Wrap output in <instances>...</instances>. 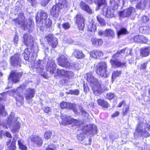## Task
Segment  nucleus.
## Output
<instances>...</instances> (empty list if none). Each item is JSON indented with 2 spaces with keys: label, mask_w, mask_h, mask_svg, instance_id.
Wrapping results in <instances>:
<instances>
[{
  "label": "nucleus",
  "mask_w": 150,
  "mask_h": 150,
  "mask_svg": "<svg viewBox=\"0 0 150 150\" xmlns=\"http://www.w3.org/2000/svg\"><path fill=\"white\" fill-rule=\"evenodd\" d=\"M132 51L131 49L126 48L121 50L117 53L114 54L112 59L110 60V62L112 66L114 67H126V63L125 62H121L118 59H116V58L119 56V54L124 53L126 56L130 54Z\"/></svg>",
  "instance_id": "f257e3e1"
},
{
  "label": "nucleus",
  "mask_w": 150,
  "mask_h": 150,
  "mask_svg": "<svg viewBox=\"0 0 150 150\" xmlns=\"http://www.w3.org/2000/svg\"><path fill=\"white\" fill-rule=\"evenodd\" d=\"M20 123L17 121L16 119L13 118L12 120L10 117L8 118L7 124L5 123L3 125V127L5 128H8L10 127L11 132L14 133L19 132L20 127Z\"/></svg>",
  "instance_id": "f03ea898"
},
{
  "label": "nucleus",
  "mask_w": 150,
  "mask_h": 150,
  "mask_svg": "<svg viewBox=\"0 0 150 150\" xmlns=\"http://www.w3.org/2000/svg\"><path fill=\"white\" fill-rule=\"evenodd\" d=\"M96 73L102 77L106 78L108 77L110 72L107 70V67L105 62H101L97 66Z\"/></svg>",
  "instance_id": "7ed1b4c3"
},
{
  "label": "nucleus",
  "mask_w": 150,
  "mask_h": 150,
  "mask_svg": "<svg viewBox=\"0 0 150 150\" xmlns=\"http://www.w3.org/2000/svg\"><path fill=\"white\" fill-rule=\"evenodd\" d=\"M145 125L143 122L139 123L134 132V135L144 137L150 136V134L145 129Z\"/></svg>",
  "instance_id": "20e7f679"
},
{
  "label": "nucleus",
  "mask_w": 150,
  "mask_h": 150,
  "mask_svg": "<svg viewBox=\"0 0 150 150\" xmlns=\"http://www.w3.org/2000/svg\"><path fill=\"white\" fill-rule=\"evenodd\" d=\"M59 2L56 5L54 6L50 10L51 15L54 17H57L59 10L64 7L66 4V0H59Z\"/></svg>",
  "instance_id": "39448f33"
},
{
  "label": "nucleus",
  "mask_w": 150,
  "mask_h": 150,
  "mask_svg": "<svg viewBox=\"0 0 150 150\" xmlns=\"http://www.w3.org/2000/svg\"><path fill=\"white\" fill-rule=\"evenodd\" d=\"M56 65L53 60H49L46 66V69L50 74H54V76L56 77L59 75L60 73H58V70H61L59 69H56Z\"/></svg>",
  "instance_id": "423d86ee"
},
{
  "label": "nucleus",
  "mask_w": 150,
  "mask_h": 150,
  "mask_svg": "<svg viewBox=\"0 0 150 150\" xmlns=\"http://www.w3.org/2000/svg\"><path fill=\"white\" fill-rule=\"evenodd\" d=\"M62 120L61 124L64 126L68 125H79L80 124V122L74 119L71 118L70 117H68L65 115L61 117Z\"/></svg>",
  "instance_id": "0eeeda50"
},
{
  "label": "nucleus",
  "mask_w": 150,
  "mask_h": 150,
  "mask_svg": "<svg viewBox=\"0 0 150 150\" xmlns=\"http://www.w3.org/2000/svg\"><path fill=\"white\" fill-rule=\"evenodd\" d=\"M94 79L92 80V82H89L92 87L93 93L96 96H98L102 93V89L101 87L100 83L99 82L96 78V81Z\"/></svg>",
  "instance_id": "6e6552de"
},
{
  "label": "nucleus",
  "mask_w": 150,
  "mask_h": 150,
  "mask_svg": "<svg viewBox=\"0 0 150 150\" xmlns=\"http://www.w3.org/2000/svg\"><path fill=\"white\" fill-rule=\"evenodd\" d=\"M24 18V17H23L22 21H19L18 20H19V17L18 18L14 19L13 21L16 23H18L25 30L28 29L30 32L31 31L32 28V23L30 21L28 22H27Z\"/></svg>",
  "instance_id": "1a4fd4ad"
},
{
  "label": "nucleus",
  "mask_w": 150,
  "mask_h": 150,
  "mask_svg": "<svg viewBox=\"0 0 150 150\" xmlns=\"http://www.w3.org/2000/svg\"><path fill=\"white\" fill-rule=\"evenodd\" d=\"M57 59L59 65L60 66L69 69L72 67V66L71 65L64 55H61Z\"/></svg>",
  "instance_id": "9d476101"
},
{
  "label": "nucleus",
  "mask_w": 150,
  "mask_h": 150,
  "mask_svg": "<svg viewBox=\"0 0 150 150\" xmlns=\"http://www.w3.org/2000/svg\"><path fill=\"white\" fill-rule=\"evenodd\" d=\"M10 62L11 64L13 66L20 67L21 66V60L20 57V55L16 54L12 56L10 59Z\"/></svg>",
  "instance_id": "9b49d317"
},
{
  "label": "nucleus",
  "mask_w": 150,
  "mask_h": 150,
  "mask_svg": "<svg viewBox=\"0 0 150 150\" xmlns=\"http://www.w3.org/2000/svg\"><path fill=\"white\" fill-rule=\"evenodd\" d=\"M83 131L85 134H95L97 132L96 126L93 124H90L84 126L83 129Z\"/></svg>",
  "instance_id": "f8f14e48"
},
{
  "label": "nucleus",
  "mask_w": 150,
  "mask_h": 150,
  "mask_svg": "<svg viewBox=\"0 0 150 150\" xmlns=\"http://www.w3.org/2000/svg\"><path fill=\"white\" fill-rule=\"evenodd\" d=\"M29 140H30L33 145L39 146H41L43 143L41 138L36 135L30 136L29 138Z\"/></svg>",
  "instance_id": "ddd939ff"
},
{
  "label": "nucleus",
  "mask_w": 150,
  "mask_h": 150,
  "mask_svg": "<svg viewBox=\"0 0 150 150\" xmlns=\"http://www.w3.org/2000/svg\"><path fill=\"white\" fill-rule=\"evenodd\" d=\"M48 44L53 48L55 47L58 44L57 39L53 35L50 34L46 36Z\"/></svg>",
  "instance_id": "4468645a"
},
{
  "label": "nucleus",
  "mask_w": 150,
  "mask_h": 150,
  "mask_svg": "<svg viewBox=\"0 0 150 150\" xmlns=\"http://www.w3.org/2000/svg\"><path fill=\"white\" fill-rule=\"evenodd\" d=\"M115 10L113 9L108 8L107 6L104 7L102 11L103 16L108 18H110L114 16Z\"/></svg>",
  "instance_id": "2eb2a0df"
},
{
  "label": "nucleus",
  "mask_w": 150,
  "mask_h": 150,
  "mask_svg": "<svg viewBox=\"0 0 150 150\" xmlns=\"http://www.w3.org/2000/svg\"><path fill=\"white\" fill-rule=\"evenodd\" d=\"M76 22L78 24L79 29L83 30L84 26V23L85 20V18L83 15L81 14H77L76 16Z\"/></svg>",
  "instance_id": "dca6fc26"
},
{
  "label": "nucleus",
  "mask_w": 150,
  "mask_h": 150,
  "mask_svg": "<svg viewBox=\"0 0 150 150\" xmlns=\"http://www.w3.org/2000/svg\"><path fill=\"white\" fill-rule=\"evenodd\" d=\"M21 73H17L16 72H12L9 77V81H11L13 83H16L19 81L20 78L22 76Z\"/></svg>",
  "instance_id": "f3484780"
},
{
  "label": "nucleus",
  "mask_w": 150,
  "mask_h": 150,
  "mask_svg": "<svg viewBox=\"0 0 150 150\" xmlns=\"http://www.w3.org/2000/svg\"><path fill=\"white\" fill-rule=\"evenodd\" d=\"M135 9L133 7H131L125 9L119 13V15L120 17L124 18L127 17L131 15L132 13L135 12Z\"/></svg>",
  "instance_id": "a211bd4d"
},
{
  "label": "nucleus",
  "mask_w": 150,
  "mask_h": 150,
  "mask_svg": "<svg viewBox=\"0 0 150 150\" xmlns=\"http://www.w3.org/2000/svg\"><path fill=\"white\" fill-rule=\"evenodd\" d=\"M47 17L46 13L42 10L39 11L36 16V19L37 21H40L42 20H45Z\"/></svg>",
  "instance_id": "6ab92c4d"
},
{
  "label": "nucleus",
  "mask_w": 150,
  "mask_h": 150,
  "mask_svg": "<svg viewBox=\"0 0 150 150\" xmlns=\"http://www.w3.org/2000/svg\"><path fill=\"white\" fill-rule=\"evenodd\" d=\"M57 72L58 73H60L59 76H65L67 78V80L74 76V74L71 71H65L63 69H61V70H58Z\"/></svg>",
  "instance_id": "aec40b11"
},
{
  "label": "nucleus",
  "mask_w": 150,
  "mask_h": 150,
  "mask_svg": "<svg viewBox=\"0 0 150 150\" xmlns=\"http://www.w3.org/2000/svg\"><path fill=\"white\" fill-rule=\"evenodd\" d=\"M35 93L34 89L30 88L28 89L25 94V97L27 101L30 102V100L34 97Z\"/></svg>",
  "instance_id": "412c9836"
},
{
  "label": "nucleus",
  "mask_w": 150,
  "mask_h": 150,
  "mask_svg": "<svg viewBox=\"0 0 150 150\" xmlns=\"http://www.w3.org/2000/svg\"><path fill=\"white\" fill-rule=\"evenodd\" d=\"M23 39L24 44L27 46L29 45L33 41L32 37L29 34H24Z\"/></svg>",
  "instance_id": "4be33fe9"
},
{
  "label": "nucleus",
  "mask_w": 150,
  "mask_h": 150,
  "mask_svg": "<svg viewBox=\"0 0 150 150\" xmlns=\"http://www.w3.org/2000/svg\"><path fill=\"white\" fill-rule=\"evenodd\" d=\"M91 56L95 58H98L103 55V52L100 50H96L89 52Z\"/></svg>",
  "instance_id": "5701e85b"
},
{
  "label": "nucleus",
  "mask_w": 150,
  "mask_h": 150,
  "mask_svg": "<svg viewBox=\"0 0 150 150\" xmlns=\"http://www.w3.org/2000/svg\"><path fill=\"white\" fill-rule=\"evenodd\" d=\"M81 8L89 14H91L92 12V9L89 6L86 4L85 2L81 1L80 4Z\"/></svg>",
  "instance_id": "b1692460"
},
{
  "label": "nucleus",
  "mask_w": 150,
  "mask_h": 150,
  "mask_svg": "<svg viewBox=\"0 0 150 150\" xmlns=\"http://www.w3.org/2000/svg\"><path fill=\"white\" fill-rule=\"evenodd\" d=\"M72 54L75 57L78 59L82 58L85 56L81 51L77 49L74 50Z\"/></svg>",
  "instance_id": "393cba45"
},
{
  "label": "nucleus",
  "mask_w": 150,
  "mask_h": 150,
  "mask_svg": "<svg viewBox=\"0 0 150 150\" xmlns=\"http://www.w3.org/2000/svg\"><path fill=\"white\" fill-rule=\"evenodd\" d=\"M18 137V135H15V137L13 139L12 142L9 146H8L6 150H15L16 149L15 142Z\"/></svg>",
  "instance_id": "a878e982"
},
{
  "label": "nucleus",
  "mask_w": 150,
  "mask_h": 150,
  "mask_svg": "<svg viewBox=\"0 0 150 150\" xmlns=\"http://www.w3.org/2000/svg\"><path fill=\"white\" fill-rule=\"evenodd\" d=\"M5 99V98L4 97L0 98V116L2 115L4 116L6 114L4 106L1 104L2 101H4Z\"/></svg>",
  "instance_id": "bb28decb"
},
{
  "label": "nucleus",
  "mask_w": 150,
  "mask_h": 150,
  "mask_svg": "<svg viewBox=\"0 0 150 150\" xmlns=\"http://www.w3.org/2000/svg\"><path fill=\"white\" fill-rule=\"evenodd\" d=\"M149 2V6L150 7V0H141L140 3L137 6V8H140L142 9L144 8L145 7L146 3Z\"/></svg>",
  "instance_id": "cd10ccee"
},
{
  "label": "nucleus",
  "mask_w": 150,
  "mask_h": 150,
  "mask_svg": "<svg viewBox=\"0 0 150 150\" xmlns=\"http://www.w3.org/2000/svg\"><path fill=\"white\" fill-rule=\"evenodd\" d=\"M149 2V6L150 7V0H141L140 3L137 6V8H140L142 9L144 8L145 7L146 3Z\"/></svg>",
  "instance_id": "c85d7f7f"
},
{
  "label": "nucleus",
  "mask_w": 150,
  "mask_h": 150,
  "mask_svg": "<svg viewBox=\"0 0 150 150\" xmlns=\"http://www.w3.org/2000/svg\"><path fill=\"white\" fill-rule=\"evenodd\" d=\"M92 44L96 47L101 45L103 43V41L101 39H92Z\"/></svg>",
  "instance_id": "c756f323"
},
{
  "label": "nucleus",
  "mask_w": 150,
  "mask_h": 150,
  "mask_svg": "<svg viewBox=\"0 0 150 150\" xmlns=\"http://www.w3.org/2000/svg\"><path fill=\"white\" fill-rule=\"evenodd\" d=\"M150 47H146L142 48L140 51L141 54L143 57H146L148 56L149 54Z\"/></svg>",
  "instance_id": "7c9ffc66"
},
{
  "label": "nucleus",
  "mask_w": 150,
  "mask_h": 150,
  "mask_svg": "<svg viewBox=\"0 0 150 150\" xmlns=\"http://www.w3.org/2000/svg\"><path fill=\"white\" fill-rule=\"evenodd\" d=\"M18 148L21 150H27V147L24 144V141L21 139H19L18 141Z\"/></svg>",
  "instance_id": "2f4dec72"
},
{
  "label": "nucleus",
  "mask_w": 150,
  "mask_h": 150,
  "mask_svg": "<svg viewBox=\"0 0 150 150\" xmlns=\"http://www.w3.org/2000/svg\"><path fill=\"white\" fill-rule=\"evenodd\" d=\"M97 101L99 105L102 106L103 108H107L109 106L108 103L107 101H105L104 100L99 99L97 100Z\"/></svg>",
  "instance_id": "473e14b6"
},
{
  "label": "nucleus",
  "mask_w": 150,
  "mask_h": 150,
  "mask_svg": "<svg viewBox=\"0 0 150 150\" xmlns=\"http://www.w3.org/2000/svg\"><path fill=\"white\" fill-rule=\"evenodd\" d=\"M104 35L106 36L111 37L112 38L115 37L114 31L110 29H107L104 31Z\"/></svg>",
  "instance_id": "72a5a7b5"
},
{
  "label": "nucleus",
  "mask_w": 150,
  "mask_h": 150,
  "mask_svg": "<svg viewBox=\"0 0 150 150\" xmlns=\"http://www.w3.org/2000/svg\"><path fill=\"white\" fill-rule=\"evenodd\" d=\"M86 77L87 80L89 83L92 82L93 80L96 81V78L94 76L91 72L87 73Z\"/></svg>",
  "instance_id": "f704fd0d"
},
{
  "label": "nucleus",
  "mask_w": 150,
  "mask_h": 150,
  "mask_svg": "<svg viewBox=\"0 0 150 150\" xmlns=\"http://www.w3.org/2000/svg\"><path fill=\"white\" fill-rule=\"evenodd\" d=\"M86 77L87 80L89 83L92 82L93 80L96 81V78L94 76L91 72L87 73Z\"/></svg>",
  "instance_id": "c9c22d12"
},
{
  "label": "nucleus",
  "mask_w": 150,
  "mask_h": 150,
  "mask_svg": "<svg viewBox=\"0 0 150 150\" xmlns=\"http://www.w3.org/2000/svg\"><path fill=\"white\" fill-rule=\"evenodd\" d=\"M23 97L21 95H17V96H16V104L18 106H19L23 104Z\"/></svg>",
  "instance_id": "e433bc0d"
},
{
  "label": "nucleus",
  "mask_w": 150,
  "mask_h": 150,
  "mask_svg": "<svg viewBox=\"0 0 150 150\" xmlns=\"http://www.w3.org/2000/svg\"><path fill=\"white\" fill-rule=\"evenodd\" d=\"M66 105V108L72 109L75 113H77V110L75 108V107L76 106L75 104L67 102Z\"/></svg>",
  "instance_id": "4c0bfd02"
},
{
  "label": "nucleus",
  "mask_w": 150,
  "mask_h": 150,
  "mask_svg": "<svg viewBox=\"0 0 150 150\" xmlns=\"http://www.w3.org/2000/svg\"><path fill=\"white\" fill-rule=\"evenodd\" d=\"M88 30L92 32H94L96 30V27L95 23L91 22L88 26Z\"/></svg>",
  "instance_id": "58836bf2"
},
{
  "label": "nucleus",
  "mask_w": 150,
  "mask_h": 150,
  "mask_svg": "<svg viewBox=\"0 0 150 150\" xmlns=\"http://www.w3.org/2000/svg\"><path fill=\"white\" fill-rule=\"evenodd\" d=\"M30 53L28 51V48H26L24 50V52L23 55L24 56L25 59L26 60H28L29 59Z\"/></svg>",
  "instance_id": "ea45409f"
},
{
  "label": "nucleus",
  "mask_w": 150,
  "mask_h": 150,
  "mask_svg": "<svg viewBox=\"0 0 150 150\" xmlns=\"http://www.w3.org/2000/svg\"><path fill=\"white\" fill-rule=\"evenodd\" d=\"M118 36H120L122 34H126L128 33L127 30L125 28H122L117 32Z\"/></svg>",
  "instance_id": "a19ab883"
},
{
  "label": "nucleus",
  "mask_w": 150,
  "mask_h": 150,
  "mask_svg": "<svg viewBox=\"0 0 150 150\" xmlns=\"http://www.w3.org/2000/svg\"><path fill=\"white\" fill-rule=\"evenodd\" d=\"M52 134V133L51 131H48L46 132L44 134V137L45 139H48L50 138Z\"/></svg>",
  "instance_id": "79ce46f5"
},
{
  "label": "nucleus",
  "mask_w": 150,
  "mask_h": 150,
  "mask_svg": "<svg viewBox=\"0 0 150 150\" xmlns=\"http://www.w3.org/2000/svg\"><path fill=\"white\" fill-rule=\"evenodd\" d=\"M121 74V71H115L113 72L112 75V79H115L116 77H118Z\"/></svg>",
  "instance_id": "37998d69"
},
{
  "label": "nucleus",
  "mask_w": 150,
  "mask_h": 150,
  "mask_svg": "<svg viewBox=\"0 0 150 150\" xmlns=\"http://www.w3.org/2000/svg\"><path fill=\"white\" fill-rule=\"evenodd\" d=\"M105 0H96L95 1V3L97 4L98 7H100L102 4H105Z\"/></svg>",
  "instance_id": "c03bdc74"
},
{
  "label": "nucleus",
  "mask_w": 150,
  "mask_h": 150,
  "mask_svg": "<svg viewBox=\"0 0 150 150\" xmlns=\"http://www.w3.org/2000/svg\"><path fill=\"white\" fill-rule=\"evenodd\" d=\"M79 91L78 90H70L68 92V93L71 94H74L76 95H78L79 94Z\"/></svg>",
  "instance_id": "a18cd8bd"
},
{
  "label": "nucleus",
  "mask_w": 150,
  "mask_h": 150,
  "mask_svg": "<svg viewBox=\"0 0 150 150\" xmlns=\"http://www.w3.org/2000/svg\"><path fill=\"white\" fill-rule=\"evenodd\" d=\"M149 20V18L146 16H142L141 18L142 22L145 23H147Z\"/></svg>",
  "instance_id": "49530a36"
},
{
  "label": "nucleus",
  "mask_w": 150,
  "mask_h": 150,
  "mask_svg": "<svg viewBox=\"0 0 150 150\" xmlns=\"http://www.w3.org/2000/svg\"><path fill=\"white\" fill-rule=\"evenodd\" d=\"M114 94L112 93H109L106 94L105 98L108 99H111L114 98Z\"/></svg>",
  "instance_id": "de8ad7c7"
},
{
  "label": "nucleus",
  "mask_w": 150,
  "mask_h": 150,
  "mask_svg": "<svg viewBox=\"0 0 150 150\" xmlns=\"http://www.w3.org/2000/svg\"><path fill=\"white\" fill-rule=\"evenodd\" d=\"M141 36L137 35L135 36L133 38L134 41L135 42H141Z\"/></svg>",
  "instance_id": "09e8293b"
},
{
  "label": "nucleus",
  "mask_w": 150,
  "mask_h": 150,
  "mask_svg": "<svg viewBox=\"0 0 150 150\" xmlns=\"http://www.w3.org/2000/svg\"><path fill=\"white\" fill-rule=\"evenodd\" d=\"M56 149L55 146L53 144L49 145L46 148L45 150H54Z\"/></svg>",
  "instance_id": "8fccbe9b"
},
{
  "label": "nucleus",
  "mask_w": 150,
  "mask_h": 150,
  "mask_svg": "<svg viewBox=\"0 0 150 150\" xmlns=\"http://www.w3.org/2000/svg\"><path fill=\"white\" fill-rule=\"evenodd\" d=\"M45 20H46L45 22V25L47 26V27H50L51 25L52 24L51 20L50 19H46Z\"/></svg>",
  "instance_id": "3c124183"
},
{
  "label": "nucleus",
  "mask_w": 150,
  "mask_h": 150,
  "mask_svg": "<svg viewBox=\"0 0 150 150\" xmlns=\"http://www.w3.org/2000/svg\"><path fill=\"white\" fill-rule=\"evenodd\" d=\"M62 28L65 30H67L70 28V25L68 23H63L62 25Z\"/></svg>",
  "instance_id": "603ef678"
},
{
  "label": "nucleus",
  "mask_w": 150,
  "mask_h": 150,
  "mask_svg": "<svg viewBox=\"0 0 150 150\" xmlns=\"http://www.w3.org/2000/svg\"><path fill=\"white\" fill-rule=\"evenodd\" d=\"M146 28H146V26L141 27L139 28V31L141 33L145 34Z\"/></svg>",
  "instance_id": "864d4df0"
},
{
  "label": "nucleus",
  "mask_w": 150,
  "mask_h": 150,
  "mask_svg": "<svg viewBox=\"0 0 150 150\" xmlns=\"http://www.w3.org/2000/svg\"><path fill=\"white\" fill-rule=\"evenodd\" d=\"M77 138L80 141H82L84 138V136L83 134L81 133L77 136Z\"/></svg>",
  "instance_id": "5fc2aeb1"
},
{
  "label": "nucleus",
  "mask_w": 150,
  "mask_h": 150,
  "mask_svg": "<svg viewBox=\"0 0 150 150\" xmlns=\"http://www.w3.org/2000/svg\"><path fill=\"white\" fill-rule=\"evenodd\" d=\"M141 42H142L144 43H146L147 42L148 39L147 38L143 35H141Z\"/></svg>",
  "instance_id": "6e6d98bb"
},
{
  "label": "nucleus",
  "mask_w": 150,
  "mask_h": 150,
  "mask_svg": "<svg viewBox=\"0 0 150 150\" xmlns=\"http://www.w3.org/2000/svg\"><path fill=\"white\" fill-rule=\"evenodd\" d=\"M147 64V63H145L142 64L139 69L140 70H145Z\"/></svg>",
  "instance_id": "4d7b16f0"
},
{
  "label": "nucleus",
  "mask_w": 150,
  "mask_h": 150,
  "mask_svg": "<svg viewBox=\"0 0 150 150\" xmlns=\"http://www.w3.org/2000/svg\"><path fill=\"white\" fill-rule=\"evenodd\" d=\"M80 109L81 112L83 115H84L86 117H87L88 116V113L84 111L82 108H81Z\"/></svg>",
  "instance_id": "13d9d810"
},
{
  "label": "nucleus",
  "mask_w": 150,
  "mask_h": 150,
  "mask_svg": "<svg viewBox=\"0 0 150 150\" xmlns=\"http://www.w3.org/2000/svg\"><path fill=\"white\" fill-rule=\"evenodd\" d=\"M97 19L99 23L101 24H103L104 23V20L100 17L99 16H98L97 17Z\"/></svg>",
  "instance_id": "bf43d9fd"
},
{
  "label": "nucleus",
  "mask_w": 150,
  "mask_h": 150,
  "mask_svg": "<svg viewBox=\"0 0 150 150\" xmlns=\"http://www.w3.org/2000/svg\"><path fill=\"white\" fill-rule=\"evenodd\" d=\"M18 37L17 35H16L13 38V42L15 45L18 44Z\"/></svg>",
  "instance_id": "052dcab7"
},
{
  "label": "nucleus",
  "mask_w": 150,
  "mask_h": 150,
  "mask_svg": "<svg viewBox=\"0 0 150 150\" xmlns=\"http://www.w3.org/2000/svg\"><path fill=\"white\" fill-rule=\"evenodd\" d=\"M28 1L32 6H34L37 3L36 0H28Z\"/></svg>",
  "instance_id": "680f3d73"
},
{
  "label": "nucleus",
  "mask_w": 150,
  "mask_h": 150,
  "mask_svg": "<svg viewBox=\"0 0 150 150\" xmlns=\"http://www.w3.org/2000/svg\"><path fill=\"white\" fill-rule=\"evenodd\" d=\"M66 103L64 102H62L61 103L60 105V107L62 109L66 108Z\"/></svg>",
  "instance_id": "e2e57ef3"
},
{
  "label": "nucleus",
  "mask_w": 150,
  "mask_h": 150,
  "mask_svg": "<svg viewBox=\"0 0 150 150\" xmlns=\"http://www.w3.org/2000/svg\"><path fill=\"white\" fill-rule=\"evenodd\" d=\"M43 110L45 113H48L50 111V109L49 107H45L44 108Z\"/></svg>",
  "instance_id": "0e129e2a"
},
{
  "label": "nucleus",
  "mask_w": 150,
  "mask_h": 150,
  "mask_svg": "<svg viewBox=\"0 0 150 150\" xmlns=\"http://www.w3.org/2000/svg\"><path fill=\"white\" fill-rule=\"evenodd\" d=\"M25 87H26V86L25 85H21L19 87L17 88V91H19L20 90H21L23 88H25Z\"/></svg>",
  "instance_id": "69168bd1"
},
{
  "label": "nucleus",
  "mask_w": 150,
  "mask_h": 150,
  "mask_svg": "<svg viewBox=\"0 0 150 150\" xmlns=\"http://www.w3.org/2000/svg\"><path fill=\"white\" fill-rule=\"evenodd\" d=\"M129 110V108L128 107L126 108L125 109H123V113L124 115H125L127 113Z\"/></svg>",
  "instance_id": "338daca9"
},
{
  "label": "nucleus",
  "mask_w": 150,
  "mask_h": 150,
  "mask_svg": "<svg viewBox=\"0 0 150 150\" xmlns=\"http://www.w3.org/2000/svg\"><path fill=\"white\" fill-rule=\"evenodd\" d=\"M146 28H147L146 30V34H150V28L148 26H146Z\"/></svg>",
  "instance_id": "774afa93"
}]
</instances>
